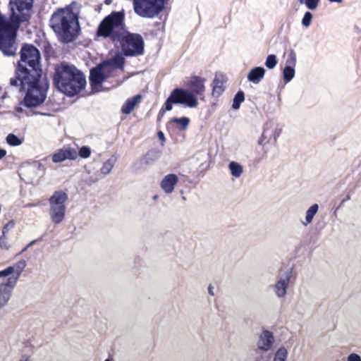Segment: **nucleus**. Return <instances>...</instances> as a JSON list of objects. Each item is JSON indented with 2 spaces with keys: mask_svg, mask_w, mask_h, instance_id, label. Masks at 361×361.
<instances>
[{
  "mask_svg": "<svg viewBox=\"0 0 361 361\" xmlns=\"http://www.w3.org/2000/svg\"><path fill=\"white\" fill-rule=\"evenodd\" d=\"M10 85L25 92L22 105L27 108L41 105L46 99L48 85L42 80L40 53L32 44H24L20 50V60L10 79Z\"/></svg>",
  "mask_w": 361,
  "mask_h": 361,
  "instance_id": "f257e3e1",
  "label": "nucleus"
},
{
  "mask_svg": "<svg viewBox=\"0 0 361 361\" xmlns=\"http://www.w3.org/2000/svg\"><path fill=\"white\" fill-rule=\"evenodd\" d=\"M186 89L176 88L171 92L170 96L165 100L164 104L159 111L158 117L163 116L166 111L173 109V104H183L188 108H196L197 97L204 101L205 93V78L202 76L192 75L186 82Z\"/></svg>",
  "mask_w": 361,
  "mask_h": 361,
  "instance_id": "f03ea898",
  "label": "nucleus"
},
{
  "mask_svg": "<svg viewBox=\"0 0 361 361\" xmlns=\"http://www.w3.org/2000/svg\"><path fill=\"white\" fill-rule=\"evenodd\" d=\"M52 82L61 93L74 97L85 88L86 78L74 65L61 61L55 65Z\"/></svg>",
  "mask_w": 361,
  "mask_h": 361,
  "instance_id": "7ed1b4c3",
  "label": "nucleus"
},
{
  "mask_svg": "<svg viewBox=\"0 0 361 361\" xmlns=\"http://www.w3.org/2000/svg\"><path fill=\"white\" fill-rule=\"evenodd\" d=\"M49 26L62 43L75 41L79 33L78 20L72 8H58L49 19Z\"/></svg>",
  "mask_w": 361,
  "mask_h": 361,
  "instance_id": "20e7f679",
  "label": "nucleus"
},
{
  "mask_svg": "<svg viewBox=\"0 0 361 361\" xmlns=\"http://www.w3.org/2000/svg\"><path fill=\"white\" fill-rule=\"evenodd\" d=\"M20 27V17L12 16L7 19L0 14V51L6 56H13L16 54V33Z\"/></svg>",
  "mask_w": 361,
  "mask_h": 361,
  "instance_id": "39448f33",
  "label": "nucleus"
},
{
  "mask_svg": "<svg viewBox=\"0 0 361 361\" xmlns=\"http://www.w3.org/2000/svg\"><path fill=\"white\" fill-rule=\"evenodd\" d=\"M131 34L127 30L125 24V11H112L100 22L96 30V37L104 39L114 37L117 39L121 35Z\"/></svg>",
  "mask_w": 361,
  "mask_h": 361,
  "instance_id": "423d86ee",
  "label": "nucleus"
},
{
  "mask_svg": "<svg viewBox=\"0 0 361 361\" xmlns=\"http://www.w3.org/2000/svg\"><path fill=\"white\" fill-rule=\"evenodd\" d=\"M114 43H120L121 51L126 57L138 56L145 51V42L142 37L136 33L121 35L120 37H109Z\"/></svg>",
  "mask_w": 361,
  "mask_h": 361,
  "instance_id": "0eeeda50",
  "label": "nucleus"
},
{
  "mask_svg": "<svg viewBox=\"0 0 361 361\" xmlns=\"http://www.w3.org/2000/svg\"><path fill=\"white\" fill-rule=\"evenodd\" d=\"M68 199L66 192L63 190H56L54 192L49 200V216L52 223L59 224L64 219L66 207L65 204Z\"/></svg>",
  "mask_w": 361,
  "mask_h": 361,
  "instance_id": "6e6552de",
  "label": "nucleus"
},
{
  "mask_svg": "<svg viewBox=\"0 0 361 361\" xmlns=\"http://www.w3.org/2000/svg\"><path fill=\"white\" fill-rule=\"evenodd\" d=\"M133 6L138 16L153 18L163 11L164 0H133Z\"/></svg>",
  "mask_w": 361,
  "mask_h": 361,
  "instance_id": "1a4fd4ad",
  "label": "nucleus"
},
{
  "mask_svg": "<svg viewBox=\"0 0 361 361\" xmlns=\"http://www.w3.org/2000/svg\"><path fill=\"white\" fill-rule=\"evenodd\" d=\"M281 133V130L279 128H275L274 130H269L268 128H265L264 130H263L262 135L259 137V140H257V145L262 147L263 150V157H265L267 154L268 148L266 147L269 142H273L274 145L277 142V138L279 137L280 133Z\"/></svg>",
  "mask_w": 361,
  "mask_h": 361,
  "instance_id": "9d476101",
  "label": "nucleus"
},
{
  "mask_svg": "<svg viewBox=\"0 0 361 361\" xmlns=\"http://www.w3.org/2000/svg\"><path fill=\"white\" fill-rule=\"evenodd\" d=\"M112 71H108L106 69H102L101 67H96L90 70V84L92 89L100 87L102 82L109 77V73Z\"/></svg>",
  "mask_w": 361,
  "mask_h": 361,
  "instance_id": "9b49d317",
  "label": "nucleus"
},
{
  "mask_svg": "<svg viewBox=\"0 0 361 361\" xmlns=\"http://www.w3.org/2000/svg\"><path fill=\"white\" fill-rule=\"evenodd\" d=\"M77 151L71 147H63L57 150L55 154H52V162L58 164L66 160H76Z\"/></svg>",
  "mask_w": 361,
  "mask_h": 361,
  "instance_id": "f8f14e48",
  "label": "nucleus"
},
{
  "mask_svg": "<svg viewBox=\"0 0 361 361\" xmlns=\"http://www.w3.org/2000/svg\"><path fill=\"white\" fill-rule=\"evenodd\" d=\"M16 284V279L8 278L5 283L0 284V307H4L10 300L11 293Z\"/></svg>",
  "mask_w": 361,
  "mask_h": 361,
  "instance_id": "ddd939ff",
  "label": "nucleus"
},
{
  "mask_svg": "<svg viewBox=\"0 0 361 361\" xmlns=\"http://www.w3.org/2000/svg\"><path fill=\"white\" fill-rule=\"evenodd\" d=\"M125 64V59L120 54H116L111 59L98 65L97 67H102V69L113 71L115 69L123 70Z\"/></svg>",
  "mask_w": 361,
  "mask_h": 361,
  "instance_id": "4468645a",
  "label": "nucleus"
},
{
  "mask_svg": "<svg viewBox=\"0 0 361 361\" xmlns=\"http://www.w3.org/2000/svg\"><path fill=\"white\" fill-rule=\"evenodd\" d=\"M227 78L223 74H215L212 83V96L215 98L220 97L225 91V83Z\"/></svg>",
  "mask_w": 361,
  "mask_h": 361,
  "instance_id": "2eb2a0df",
  "label": "nucleus"
},
{
  "mask_svg": "<svg viewBox=\"0 0 361 361\" xmlns=\"http://www.w3.org/2000/svg\"><path fill=\"white\" fill-rule=\"evenodd\" d=\"M178 183V177L173 173H169L163 178L160 187L165 193L170 194L173 192V188Z\"/></svg>",
  "mask_w": 361,
  "mask_h": 361,
  "instance_id": "dca6fc26",
  "label": "nucleus"
},
{
  "mask_svg": "<svg viewBox=\"0 0 361 361\" xmlns=\"http://www.w3.org/2000/svg\"><path fill=\"white\" fill-rule=\"evenodd\" d=\"M274 343V336L272 334L268 331L264 330L262 334L259 336V341H257V348L259 350L267 352L271 348V345Z\"/></svg>",
  "mask_w": 361,
  "mask_h": 361,
  "instance_id": "f3484780",
  "label": "nucleus"
},
{
  "mask_svg": "<svg viewBox=\"0 0 361 361\" xmlns=\"http://www.w3.org/2000/svg\"><path fill=\"white\" fill-rule=\"evenodd\" d=\"M34 0H10L12 11L16 10L20 14L24 15V11H28L32 8Z\"/></svg>",
  "mask_w": 361,
  "mask_h": 361,
  "instance_id": "a211bd4d",
  "label": "nucleus"
},
{
  "mask_svg": "<svg viewBox=\"0 0 361 361\" xmlns=\"http://www.w3.org/2000/svg\"><path fill=\"white\" fill-rule=\"evenodd\" d=\"M141 95L136 94L128 99L126 103L121 107V112L125 115L130 114L135 107L140 103Z\"/></svg>",
  "mask_w": 361,
  "mask_h": 361,
  "instance_id": "6ab92c4d",
  "label": "nucleus"
},
{
  "mask_svg": "<svg viewBox=\"0 0 361 361\" xmlns=\"http://www.w3.org/2000/svg\"><path fill=\"white\" fill-rule=\"evenodd\" d=\"M264 75L265 69L261 66H257L249 71L247 78H248V81L254 84H258L263 79Z\"/></svg>",
  "mask_w": 361,
  "mask_h": 361,
  "instance_id": "aec40b11",
  "label": "nucleus"
},
{
  "mask_svg": "<svg viewBox=\"0 0 361 361\" xmlns=\"http://www.w3.org/2000/svg\"><path fill=\"white\" fill-rule=\"evenodd\" d=\"M290 277H291V271L288 272L286 279L279 280V282L275 284V293H276L277 296L283 297L286 295V288H288Z\"/></svg>",
  "mask_w": 361,
  "mask_h": 361,
  "instance_id": "412c9836",
  "label": "nucleus"
},
{
  "mask_svg": "<svg viewBox=\"0 0 361 361\" xmlns=\"http://www.w3.org/2000/svg\"><path fill=\"white\" fill-rule=\"evenodd\" d=\"M189 118L186 117L173 118L170 120V123L176 124V128H178V130H186L189 125Z\"/></svg>",
  "mask_w": 361,
  "mask_h": 361,
  "instance_id": "4be33fe9",
  "label": "nucleus"
},
{
  "mask_svg": "<svg viewBox=\"0 0 361 361\" xmlns=\"http://www.w3.org/2000/svg\"><path fill=\"white\" fill-rule=\"evenodd\" d=\"M229 170H231V176L235 178H238L241 176L243 170L241 165L235 161H231L228 165Z\"/></svg>",
  "mask_w": 361,
  "mask_h": 361,
  "instance_id": "5701e85b",
  "label": "nucleus"
},
{
  "mask_svg": "<svg viewBox=\"0 0 361 361\" xmlns=\"http://www.w3.org/2000/svg\"><path fill=\"white\" fill-rule=\"evenodd\" d=\"M6 141H7V144L11 147H18L23 142L22 139L13 133L8 134L7 137H6Z\"/></svg>",
  "mask_w": 361,
  "mask_h": 361,
  "instance_id": "b1692460",
  "label": "nucleus"
},
{
  "mask_svg": "<svg viewBox=\"0 0 361 361\" xmlns=\"http://www.w3.org/2000/svg\"><path fill=\"white\" fill-rule=\"evenodd\" d=\"M317 211L318 205L316 204L312 205L311 207H310L309 209H307V215H305V221H307V222L305 223V225H307V224L312 222V220L314 218V216H315Z\"/></svg>",
  "mask_w": 361,
  "mask_h": 361,
  "instance_id": "393cba45",
  "label": "nucleus"
},
{
  "mask_svg": "<svg viewBox=\"0 0 361 361\" xmlns=\"http://www.w3.org/2000/svg\"><path fill=\"white\" fill-rule=\"evenodd\" d=\"M283 80L286 82L291 81L294 77V66H285L283 71Z\"/></svg>",
  "mask_w": 361,
  "mask_h": 361,
  "instance_id": "a878e982",
  "label": "nucleus"
},
{
  "mask_svg": "<svg viewBox=\"0 0 361 361\" xmlns=\"http://www.w3.org/2000/svg\"><path fill=\"white\" fill-rule=\"evenodd\" d=\"M244 101V94L242 91H238V92L235 94L234 100H233V105H231V107H233V109L237 110L239 109L240 105L242 102Z\"/></svg>",
  "mask_w": 361,
  "mask_h": 361,
  "instance_id": "bb28decb",
  "label": "nucleus"
},
{
  "mask_svg": "<svg viewBox=\"0 0 361 361\" xmlns=\"http://www.w3.org/2000/svg\"><path fill=\"white\" fill-rule=\"evenodd\" d=\"M26 266V264H25L24 260H20L17 262V264H14L13 266H11L12 267H14V271H16V276H10L8 279H18L20 277V273H22V271L24 269L25 267Z\"/></svg>",
  "mask_w": 361,
  "mask_h": 361,
  "instance_id": "cd10ccee",
  "label": "nucleus"
},
{
  "mask_svg": "<svg viewBox=\"0 0 361 361\" xmlns=\"http://www.w3.org/2000/svg\"><path fill=\"white\" fill-rule=\"evenodd\" d=\"M286 355H288V352L286 348L281 347L276 351V354L274 357V361H286Z\"/></svg>",
  "mask_w": 361,
  "mask_h": 361,
  "instance_id": "c85d7f7f",
  "label": "nucleus"
},
{
  "mask_svg": "<svg viewBox=\"0 0 361 361\" xmlns=\"http://www.w3.org/2000/svg\"><path fill=\"white\" fill-rule=\"evenodd\" d=\"M277 65V57L274 54H269L265 61V66L269 69H273Z\"/></svg>",
  "mask_w": 361,
  "mask_h": 361,
  "instance_id": "c756f323",
  "label": "nucleus"
},
{
  "mask_svg": "<svg viewBox=\"0 0 361 361\" xmlns=\"http://www.w3.org/2000/svg\"><path fill=\"white\" fill-rule=\"evenodd\" d=\"M295 53L293 50H290L287 54V59H286V66H295Z\"/></svg>",
  "mask_w": 361,
  "mask_h": 361,
  "instance_id": "7c9ffc66",
  "label": "nucleus"
},
{
  "mask_svg": "<svg viewBox=\"0 0 361 361\" xmlns=\"http://www.w3.org/2000/svg\"><path fill=\"white\" fill-rule=\"evenodd\" d=\"M90 148L87 146H83L80 148V150H78V157L82 159H87L90 157Z\"/></svg>",
  "mask_w": 361,
  "mask_h": 361,
  "instance_id": "2f4dec72",
  "label": "nucleus"
},
{
  "mask_svg": "<svg viewBox=\"0 0 361 361\" xmlns=\"http://www.w3.org/2000/svg\"><path fill=\"white\" fill-rule=\"evenodd\" d=\"M11 274H15L14 267H8L7 268L0 271V278L8 276ZM14 276H15V275L12 276L11 277H14Z\"/></svg>",
  "mask_w": 361,
  "mask_h": 361,
  "instance_id": "473e14b6",
  "label": "nucleus"
},
{
  "mask_svg": "<svg viewBox=\"0 0 361 361\" xmlns=\"http://www.w3.org/2000/svg\"><path fill=\"white\" fill-rule=\"evenodd\" d=\"M312 13L307 11L303 16V18H302V25L305 27H308L310 25V22L312 21Z\"/></svg>",
  "mask_w": 361,
  "mask_h": 361,
  "instance_id": "72a5a7b5",
  "label": "nucleus"
},
{
  "mask_svg": "<svg viewBox=\"0 0 361 361\" xmlns=\"http://www.w3.org/2000/svg\"><path fill=\"white\" fill-rule=\"evenodd\" d=\"M319 3V0H305V6H307V8L310 10L316 9Z\"/></svg>",
  "mask_w": 361,
  "mask_h": 361,
  "instance_id": "f704fd0d",
  "label": "nucleus"
},
{
  "mask_svg": "<svg viewBox=\"0 0 361 361\" xmlns=\"http://www.w3.org/2000/svg\"><path fill=\"white\" fill-rule=\"evenodd\" d=\"M111 169L112 164H111V163H109V161H106L104 164V165H102V174H107L109 173V171H111Z\"/></svg>",
  "mask_w": 361,
  "mask_h": 361,
  "instance_id": "c9c22d12",
  "label": "nucleus"
},
{
  "mask_svg": "<svg viewBox=\"0 0 361 361\" xmlns=\"http://www.w3.org/2000/svg\"><path fill=\"white\" fill-rule=\"evenodd\" d=\"M0 248L4 250H8V245L6 243V235H4L0 236Z\"/></svg>",
  "mask_w": 361,
  "mask_h": 361,
  "instance_id": "e433bc0d",
  "label": "nucleus"
},
{
  "mask_svg": "<svg viewBox=\"0 0 361 361\" xmlns=\"http://www.w3.org/2000/svg\"><path fill=\"white\" fill-rule=\"evenodd\" d=\"M13 226H14V221L11 220V221H8V223L6 224L5 226H4L3 234L6 235V233L8 232V229L9 228H13Z\"/></svg>",
  "mask_w": 361,
  "mask_h": 361,
  "instance_id": "4c0bfd02",
  "label": "nucleus"
},
{
  "mask_svg": "<svg viewBox=\"0 0 361 361\" xmlns=\"http://www.w3.org/2000/svg\"><path fill=\"white\" fill-rule=\"evenodd\" d=\"M347 361H361L360 357L357 354H350L349 356H348V360Z\"/></svg>",
  "mask_w": 361,
  "mask_h": 361,
  "instance_id": "58836bf2",
  "label": "nucleus"
},
{
  "mask_svg": "<svg viewBox=\"0 0 361 361\" xmlns=\"http://www.w3.org/2000/svg\"><path fill=\"white\" fill-rule=\"evenodd\" d=\"M158 138L161 142H162V143L165 142V137L164 136L163 132L158 131Z\"/></svg>",
  "mask_w": 361,
  "mask_h": 361,
  "instance_id": "ea45409f",
  "label": "nucleus"
},
{
  "mask_svg": "<svg viewBox=\"0 0 361 361\" xmlns=\"http://www.w3.org/2000/svg\"><path fill=\"white\" fill-rule=\"evenodd\" d=\"M6 149H0V160L4 159V157L6 156Z\"/></svg>",
  "mask_w": 361,
  "mask_h": 361,
  "instance_id": "a19ab883",
  "label": "nucleus"
},
{
  "mask_svg": "<svg viewBox=\"0 0 361 361\" xmlns=\"http://www.w3.org/2000/svg\"><path fill=\"white\" fill-rule=\"evenodd\" d=\"M208 290H209V294H210L211 295H214V293H213V287H212V286H209Z\"/></svg>",
  "mask_w": 361,
  "mask_h": 361,
  "instance_id": "79ce46f5",
  "label": "nucleus"
},
{
  "mask_svg": "<svg viewBox=\"0 0 361 361\" xmlns=\"http://www.w3.org/2000/svg\"><path fill=\"white\" fill-rule=\"evenodd\" d=\"M330 2L340 3L341 0H329Z\"/></svg>",
  "mask_w": 361,
  "mask_h": 361,
  "instance_id": "37998d69",
  "label": "nucleus"
},
{
  "mask_svg": "<svg viewBox=\"0 0 361 361\" xmlns=\"http://www.w3.org/2000/svg\"><path fill=\"white\" fill-rule=\"evenodd\" d=\"M22 111V109H20V108L17 109V111Z\"/></svg>",
  "mask_w": 361,
  "mask_h": 361,
  "instance_id": "c03bdc74",
  "label": "nucleus"
},
{
  "mask_svg": "<svg viewBox=\"0 0 361 361\" xmlns=\"http://www.w3.org/2000/svg\"><path fill=\"white\" fill-rule=\"evenodd\" d=\"M21 361H28V359H27V358H26V359H25V360H21Z\"/></svg>",
  "mask_w": 361,
  "mask_h": 361,
  "instance_id": "a18cd8bd",
  "label": "nucleus"
},
{
  "mask_svg": "<svg viewBox=\"0 0 361 361\" xmlns=\"http://www.w3.org/2000/svg\"><path fill=\"white\" fill-rule=\"evenodd\" d=\"M104 361H111V360H109V359H106V360H105Z\"/></svg>",
  "mask_w": 361,
  "mask_h": 361,
  "instance_id": "49530a36",
  "label": "nucleus"
},
{
  "mask_svg": "<svg viewBox=\"0 0 361 361\" xmlns=\"http://www.w3.org/2000/svg\"><path fill=\"white\" fill-rule=\"evenodd\" d=\"M300 3H301V4H302V0H300Z\"/></svg>",
  "mask_w": 361,
  "mask_h": 361,
  "instance_id": "de8ad7c7",
  "label": "nucleus"
},
{
  "mask_svg": "<svg viewBox=\"0 0 361 361\" xmlns=\"http://www.w3.org/2000/svg\"><path fill=\"white\" fill-rule=\"evenodd\" d=\"M0 211H1V207H0Z\"/></svg>",
  "mask_w": 361,
  "mask_h": 361,
  "instance_id": "09e8293b",
  "label": "nucleus"
}]
</instances>
